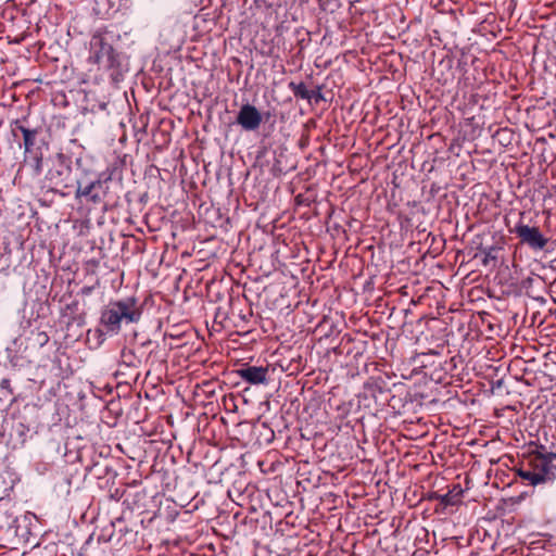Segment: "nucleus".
Wrapping results in <instances>:
<instances>
[{
    "label": "nucleus",
    "instance_id": "nucleus-1",
    "mask_svg": "<svg viewBox=\"0 0 556 556\" xmlns=\"http://www.w3.org/2000/svg\"><path fill=\"white\" fill-rule=\"evenodd\" d=\"M141 316L137 307V301L134 298L110 301L101 311L100 325L105 333L117 334L122 329V324H132L139 321Z\"/></svg>",
    "mask_w": 556,
    "mask_h": 556
},
{
    "label": "nucleus",
    "instance_id": "nucleus-2",
    "mask_svg": "<svg viewBox=\"0 0 556 556\" xmlns=\"http://www.w3.org/2000/svg\"><path fill=\"white\" fill-rule=\"evenodd\" d=\"M556 470V454L531 452L517 469L518 476L531 485L553 480Z\"/></svg>",
    "mask_w": 556,
    "mask_h": 556
},
{
    "label": "nucleus",
    "instance_id": "nucleus-3",
    "mask_svg": "<svg viewBox=\"0 0 556 556\" xmlns=\"http://www.w3.org/2000/svg\"><path fill=\"white\" fill-rule=\"evenodd\" d=\"M88 62L103 71L112 70L117 64L115 50L101 31L93 34L90 39Z\"/></svg>",
    "mask_w": 556,
    "mask_h": 556
},
{
    "label": "nucleus",
    "instance_id": "nucleus-4",
    "mask_svg": "<svg viewBox=\"0 0 556 556\" xmlns=\"http://www.w3.org/2000/svg\"><path fill=\"white\" fill-rule=\"evenodd\" d=\"M519 215V220L514 228H509L508 231L515 233L520 240V243L528 245L530 249L534 251L543 250L548 239L542 233L538 226H530L525 223V212H520Z\"/></svg>",
    "mask_w": 556,
    "mask_h": 556
},
{
    "label": "nucleus",
    "instance_id": "nucleus-5",
    "mask_svg": "<svg viewBox=\"0 0 556 556\" xmlns=\"http://www.w3.org/2000/svg\"><path fill=\"white\" fill-rule=\"evenodd\" d=\"M263 122L262 113L252 104H243L238 114L237 123L248 131L256 130Z\"/></svg>",
    "mask_w": 556,
    "mask_h": 556
},
{
    "label": "nucleus",
    "instance_id": "nucleus-6",
    "mask_svg": "<svg viewBox=\"0 0 556 556\" xmlns=\"http://www.w3.org/2000/svg\"><path fill=\"white\" fill-rule=\"evenodd\" d=\"M72 168L67 165H60L49 172V180L55 189L66 190L74 187Z\"/></svg>",
    "mask_w": 556,
    "mask_h": 556
},
{
    "label": "nucleus",
    "instance_id": "nucleus-7",
    "mask_svg": "<svg viewBox=\"0 0 556 556\" xmlns=\"http://www.w3.org/2000/svg\"><path fill=\"white\" fill-rule=\"evenodd\" d=\"M236 372L238 377L250 384H262L267 381L268 368L263 366H244Z\"/></svg>",
    "mask_w": 556,
    "mask_h": 556
},
{
    "label": "nucleus",
    "instance_id": "nucleus-8",
    "mask_svg": "<svg viewBox=\"0 0 556 556\" xmlns=\"http://www.w3.org/2000/svg\"><path fill=\"white\" fill-rule=\"evenodd\" d=\"M100 187H101L100 180L92 181L85 188H80V187L77 188V190L75 192V197H76V199L87 198L92 203L98 204L101 202V197L99 195V193L94 192V190H96V188H100Z\"/></svg>",
    "mask_w": 556,
    "mask_h": 556
},
{
    "label": "nucleus",
    "instance_id": "nucleus-9",
    "mask_svg": "<svg viewBox=\"0 0 556 556\" xmlns=\"http://www.w3.org/2000/svg\"><path fill=\"white\" fill-rule=\"evenodd\" d=\"M14 126H15V128L13 129V131L15 129H17L23 135L25 152L31 151L33 147L35 146L38 130L29 129V128L25 127L24 125L21 124L20 121H15Z\"/></svg>",
    "mask_w": 556,
    "mask_h": 556
},
{
    "label": "nucleus",
    "instance_id": "nucleus-10",
    "mask_svg": "<svg viewBox=\"0 0 556 556\" xmlns=\"http://www.w3.org/2000/svg\"><path fill=\"white\" fill-rule=\"evenodd\" d=\"M462 495L463 489L460 488V485H455L453 490L448 491L445 494L437 496V498L444 506H453L460 502Z\"/></svg>",
    "mask_w": 556,
    "mask_h": 556
},
{
    "label": "nucleus",
    "instance_id": "nucleus-11",
    "mask_svg": "<svg viewBox=\"0 0 556 556\" xmlns=\"http://www.w3.org/2000/svg\"><path fill=\"white\" fill-rule=\"evenodd\" d=\"M289 88L292 90L293 94L296 98L311 100L312 99V92L307 89L306 85L304 83L295 84L291 81L289 84Z\"/></svg>",
    "mask_w": 556,
    "mask_h": 556
},
{
    "label": "nucleus",
    "instance_id": "nucleus-12",
    "mask_svg": "<svg viewBox=\"0 0 556 556\" xmlns=\"http://www.w3.org/2000/svg\"><path fill=\"white\" fill-rule=\"evenodd\" d=\"M36 336H37L36 340L40 346H43L48 343L49 336L47 334L46 331H38Z\"/></svg>",
    "mask_w": 556,
    "mask_h": 556
},
{
    "label": "nucleus",
    "instance_id": "nucleus-13",
    "mask_svg": "<svg viewBox=\"0 0 556 556\" xmlns=\"http://www.w3.org/2000/svg\"><path fill=\"white\" fill-rule=\"evenodd\" d=\"M35 169H36V173H38V174L41 172V159H40V157H38V159L36 160V166H35Z\"/></svg>",
    "mask_w": 556,
    "mask_h": 556
},
{
    "label": "nucleus",
    "instance_id": "nucleus-14",
    "mask_svg": "<svg viewBox=\"0 0 556 556\" xmlns=\"http://www.w3.org/2000/svg\"><path fill=\"white\" fill-rule=\"evenodd\" d=\"M488 262H489V254L485 255L484 260H483V264L484 265H488Z\"/></svg>",
    "mask_w": 556,
    "mask_h": 556
}]
</instances>
